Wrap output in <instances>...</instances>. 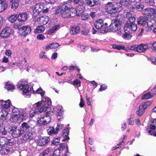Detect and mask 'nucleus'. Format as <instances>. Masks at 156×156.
Returning a JSON list of instances; mask_svg holds the SVG:
<instances>
[{
    "label": "nucleus",
    "mask_w": 156,
    "mask_h": 156,
    "mask_svg": "<svg viewBox=\"0 0 156 156\" xmlns=\"http://www.w3.org/2000/svg\"><path fill=\"white\" fill-rule=\"evenodd\" d=\"M59 139L60 137L58 136L57 138H54L52 144L55 146L58 145L60 142Z\"/></svg>",
    "instance_id": "nucleus-49"
},
{
    "label": "nucleus",
    "mask_w": 156,
    "mask_h": 156,
    "mask_svg": "<svg viewBox=\"0 0 156 156\" xmlns=\"http://www.w3.org/2000/svg\"><path fill=\"white\" fill-rule=\"evenodd\" d=\"M61 26L60 25H56L53 27L49 29L48 31V34H51L55 33L56 31L58 30L60 28Z\"/></svg>",
    "instance_id": "nucleus-24"
},
{
    "label": "nucleus",
    "mask_w": 156,
    "mask_h": 156,
    "mask_svg": "<svg viewBox=\"0 0 156 156\" xmlns=\"http://www.w3.org/2000/svg\"><path fill=\"white\" fill-rule=\"evenodd\" d=\"M50 141V139L47 136H41L37 140V143L38 145L43 146L48 143Z\"/></svg>",
    "instance_id": "nucleus-14"
},
{
    "label": "nucleus",
    "mask_w": 156,
    "mask_h": 156,
    "mask_svg": "<svg viewBox=\"0 0 156 156\" xmlns=\"http://www.w3.org/2000/svg\"><path fill=\"white\" fill-rule=\"evenodd\" d=\"M36 136V134L34 132L28 133L24 134L23 136V138L24 140H33L34 138Z\"/></svg>",
    "instance_id": "nucleus-18"
},
{
    "label": "nucleus",
    "mask_w": 156,
    "mask_h": 156,
    "mask_svg": "<svg viewBox=\"0 0 156 156\" xmlns=\"http://www.w3.org/2000/svg\"><path fill=\"white\" fill-rule=\"evenodd\" d=\"M43 102H38L34 104L32 110L30 111V116L32 117L34 114L37 112H45L47 115L41 118H38L37 123L40 126L43 125H46L49 123L51 120L50 116L52 114L53 110H51L49 107L51 105V101L50 100H46V99L44 98L42 100Z\"/></svg>",
    "instance_id": "nucleus-1"
},
{
    "label": "nucleus",
    "mask_w": 156,
    "mask_h": 156,
    "mask_svg": "<svg viewBox=\"0 0 156 156\" xmlns=\"http://www.w3.org/2000/svg\"><path fill=\"white\" fill-rule=\"evenodd\" d=\"M37 38L38 39L40 40H43L45 38L44 36L42 34H38L37 37Z\"/></svg>",
    "instance_id": "nucleus-52"
},
{
    "label": "nucleus",
    "mask_w": 156,
    "mask_h": 156,
    "mask_svg": "<svg viewBox=\"0 0 156 156\" xmlns=\"http://www.w3.org/2000/svg\"><path fill=\"white\" fill-rule=\"evenodd\" d=\"M142 13L150 17L156 16V9L152 8H147L142 11Z\"/></svg>",
    "instance_id": "nucleus-11"
},
{
    "label": "nucleus",
    "mask_w": 156,
    "mask_h": 156,
    "mask_svg": "<svg viewBox=\"0 0 156 156\" xmlns=\"http://www.w3.org/2000/svg\"><path fill=\"white\" fill-rule=\"evenodd\" d=\"M112 47L113 48L116 49L118 50H120L122 49H124L125 47L121 45H114Z\"/></svg>",
    "instance_id": "nucleus-50"
},
{
    "label": "nucleus",
    "mask_w": 156,
    "mask_h": 156,
    "mask_svg": "<svg viewBox=\"0 0 156 156\" xmlns=\"http://www.w3.org/2000/svg\"><path fill=\"white\" fill-rule=\"evenodd\" d=\"M0 102L1 103V107L5 109H8L11 104L10 101L9 100L7 101L1 100L0 101Z\"/></svg>",
    "instance_id": "nucleus-17"
},
{
    "label": "nucleus",
    "mask_w": 156,
    "mask_h": 156,
    "mask_svg": "<svg viewBox=\"0 0 156 156\" xmlns=\"http://www.w3.org/2000/svg\"><path fill=\"white\" fill-rule=\"evenodd\" d=\"M19 0H12L11 1L12 2V8L13 9H16L19 5Z\"/></svg>",
    "instance_id": "nucleus-36"
},
{
    "label": "nucleus",
    "mask_w": 156,
    "mask_h": 156,
    "mask_svg": "<svg viewBox=\"0 0 156 156\" xmlns=\"http://www.w3.org/2000/svg\"><path fill=\"white\" fill-rule=\"evenodd\" d=\"M17 86L18 88L22 90L23 93L24 94L29 93L31 90V88L30 87L27 83L26 82H19Z\"/></svg>",
    "instance_id": "nucleus-7"
},
{
    "label": "nucleus",
    "mask_w": 156,
    "mask_h": 156,
    "mask_svg": "<svg viewBox=\"0 0 156 156\" xmlns=\"http://www.w3.org/2000/svg\"><path fill=\"white\" fill-rule=\"evenodd\" d=\"M49 20V18L48 16H44L38 18L37 22L41 25H44L46 24Z\"/></svg>",
    "instance_id": "nucleus-16"
},
{
    "label": "nucleus",
    "mask_w": 156,
    "mask_h": 156,
    "mask_svg": "<svg viewBox=\"0 0 156 156\" xmlns=\"http://www.w3.org/2000/svg\"><path fill=\"white\" fill-rule=\"evenodd\" d=\"M107 86L105 85H103L101 86L99 90L100 91H102L106 88Z\"/></svg>",
    "instance_id": "nucleus-60"
},
{
    "label": "nucleus",
    "mask_w": 156,
    "mask_h": 156,
    "mask_svg": "<svg viewBox=\"0 0 156 156\" xmlns=\"http://www.w3.org/2000/svg\"><path fill=\"white\" fill-rule=\"evenodd\" d=\"M55 9V13H60L63 18L72 17L75 16V10L74 8H71L67 3L63 4L56 7H53L52 9Z\"/></svg>",
    "instance_id": "nucleus-2"
},
{
    "label": "nucleus",
    "mask_w": 156,
    "mask_h": 156,
    "mask_svg": "<svg viewBox=\"0 0 156 156\" xmlns=\"http://www.w3.org/2000/svg\"><path fill=\"white\" fill-rule=\"evenodd\" d=\"M137 28L136 24L133 23H129L125 24L124 27V32L126 33H132L133 31H135Z\"/></svg>",
    "instance_id": "nucleus-9"
},
{
    "label": "nucleus",
    "mask_w": 156,
    "mask_h": 156,
    "mask_svg": "<svg viewBox=\"0 0 156 156\" xmlns=\"http://www.w3.org/2000/svg\"><path fill=\"white\" fill-rule=\"evenodd\" d=\"M45 30V27L43 26H38L34 30L35 33H41L43 32Z\"/></svg>",
    "instance_id": "nucleus-35"
},
{
    "label": "nucleus",
    "mask_w": 156,
    "mask_h": 156,
    "mask_svg": "<svg viewBox=\"0 0 156 156\" xmlns=\"http://www.w3.org/2000/svg\"><path fill=\"white\" fill-rule=\"evenodd\" d=\"M154 21V20H152L150 21H147V31H151L152 29V28L153 27V24L152 22L151 21Z\"/></svg>",
    "instance_id": "nucleus-41"
},
{
    "label": "nucleus",
    "mask_w": 156,
    "mask_h": 156,
    "mask_svg": "<svg viewBox=\"0 0 156 156\" xmlns=\"http://www.w3.org/2000/svg\"><path fill=\"white\" fill-rule=\"evenodd\" d=\"M51 48H56L59 46V44L57 43H51Z\"/></svg>",
    "instance_id": "nucleus-53"
},
{
    "label": "nucleus",
    "mask_w": 156,
    "mask_h": 156,
    "mask_svg": "<svg viewBox=\"0 0 156 156\" xmlns=\"http://www.w3.org/2000/svg\"><path fill=\"white\" fill-rule=\"evenodd\" d=\"M63 128V125L62 124H58L57 125V127H56L55 129H57L58 133L59 130L62 129Z\"/></svg>",
    "instance_id": "nucleus-56"
},
{
    "label": "nucleus",
    "mask_w": 156,
    "mask_h": 156,
    "mask_svg": "<svg viewBox=\"0 0 156 156\" xmlns=\"http://www.w3.org/2000/svg\"><path fill=\"white\" fill-rule=\"evenodd\" d=\"M3 121H2L0 122V133L4 129V127L3 125Z\"/></svg>",
    "instance_id": "nucleus-61"
},
{
    "label": "nucleus",
    "mask_w": 156,
    "mask_h": 156,
    "mask_svg": "<svg viewBox=\"0 0 156 156\" xmlns=\"http://www.w3.org/2000/svg\"><path fill=\"white\" fill-rule=\"evenodd\" d=\"M69 133V129L67 128H66L64 130L62 136L64 138L62 140V141L64 142L66 140H68L69 139V137L68 136Z\"/></svg>",
    "instance_id": "nucleus-27"
},
{
    "label": "nucleus",
    "mask_w": 156,
    "mask_h": 156,
    "mask_svg": "<svg viewBox=\"0 0 156 156\" xmlns=\"http://www.w3.org/2000/svg\"><path fill=\"white\" fill-rule=\"evenodd\" d=\"M88 18V14L85 13L83 14L81 16V19L82 20H85L87 19Z\"/></svg>",
    "instance_id": "nucleus-55"
},
{
    "label": "nucleus",
    "mask_w": 156,
    "mask_h": 156,
    "mask_svg": "<svg viewBox=\"0 0 156 156\" xmlns=\"http://www.w3.org/2000/svg\"><path fill=\"white\" fill-rule=\"evenodd\" d=\"M31 31V29L30 27L25 26L19 28L18 29V33L20 35L26 36L27 35L30 34Z\"/></svg>",
    "instance_id": "nucleus-12"
},
{
    "label": "nucleus",
    "mask_w": 156,
    "mask_h": 156,
    "mask_svg": "<svg viewBox=\"0 0 156 156\" xmlns=\"http://www.w3.org/2000/svg\"><path fill=\"white\" fill-rule=\"evenodd\" d=\"M136 7L138 11H140L144 8V6L140 3L138 2L136 3Z\"/></svg>",
    "instance_id": "nucleus-45"
},
{
    "label": "nucleus",
    "mask_w": 156,
    "mask_h": 156,
    "mask_svg": "<svg viewBox=\"0 0 156 156\" xmlns=\"http://www.w3.org/2000/svg\"><path fill=\"white\" fill-rule=\"evenodd\" d=\"M106 11L111 16L114 17L115 13L122 9L121 5L119 3L108 2L106 5Z\"/></svg>",
    "instance_id": "nucleus-3"
},
{
    "label": "nucleus",
    "mask_w": 156,
    "mask_h": 156,
    "mask_svg": "<svg viewBox=\"0 0 156 156\" xmlns=\"http://www.w3.org/2000/svg\"><path fill=\"white\" fill-rule=\"evenodd\" d=\"M23 131L28 132L29 130L30 126L25 122H23L21 125Z\"/></svg>",
    "instance_id": "nucleus-34"
},
{
    "label": "nucleus",
    "mask_w": 156,
    "mask_h": 156,
    "mask_svg": "<svg viewBox=\"0 0 156 156\" xmlns=\"http://www.w3.org/2000/svg\"><path fill=\"white\" fill-rule=\"evenodd\" d=\"M122 16L121 14L118 15L116 17V19L113 20L112 23L109 26L110 30L112 32H116L119 34H120L122 33V29L121 27V21L119 17Z\"/></svg>",
    "instance_id": "nucleus-4"
},
{
    "label": "nucleus",
    "mask_w": 156,
    "mask_h": 156,
    "mask_svg": "<svg viewBox=\"0 0 156 156\" xmlns=\"http://www.w3.org/2000/svg\"><path fill=\"white\" fill-rule=\"evenodd\" d=\"M145 112V110L141 106V105H140L138 109L136 111V112L138 115L140 116L142 115Z\"/></svg>",
    "instance_id": "nucleus-42"
},
{
    "label": "nucleus",
    "mask_w": 156,
    "mask_h": 156,
    "mask_svg": "<svg viewBox=\"0 0 156 156\" xmlns=\"http://www.w3.org/2000/svg\"><path fill=\"white\" fill-rule=\"evenodd\" d=\"M11 140L10 139H7L5 137H2L0 138V144L1 146V145H5L9 144V145H11L12 144V143L10 142Z\"/></svg>",
    "instance_id": "nucleus-20"
},
{
    "label": "nucleus",
    "mask_w": 156,
    "mask_h": 156,
    "mask_svg": "<svg viewBox=\"0 0 156 156\" xmlns=\"http://www.w3.org/2000/svg\"><path fill=\"white\" fill-rule=\"evenodd\" d=\"M94 25L96 29H99L101 28L102 29L104 26L103 21L101 19H98L94 23Z\"/></svg>",
    "instance_id": "nucleus-21"
},
{
    "label": "nucleus",
    "mask_w": 156,
    "mask_h": 156,
    "mask_svg": "<svg viewBox=\"0 0 156 156\" xmlns=\"http://www.w3.org/2000/svg\"><path fill=\"white\" fill-rule=\"evenodd\" d=\"M20 24H18L16 23L15 24L14 26H13V28L15 29H19L20 28Z\"/></svg>",
    "instance_id": "nucleus-63"
},
{
    "label": "nucleus",
    "mask_w": 156,
    "mask_h": 156,
    "mask_svg": "<svg viewBox=\"0 0 156 156\" xmlns=\"http://www.w3.org/2000/svg\"><path fill=\"white\" fill-rule=\"evenodd\" d=\"M107 25L108 24L106 23H105L104 25V24L103 28L101 29V32L102 33H107L109 31V30L107 27Z\"/></svg>",
    "instance_id": "nucleus-47"
},
{
    "label": "nucleus",
    "mask_w": 156,
    "mask_h": 156,
    "mask_svg": "<svg viewBox=\"0 0 156 156\" xmlns=\"http://www.w3.org/2000/svg\"><path fill=\"white\" fill-rule=\"evenodd\" d=\"M155 129H156V119H154L151 120L150 123V125L148 126L147 130L149 134L152 135Z\"/></svg>",
    "instance_id": "nucleus-13"
},
{
    "label": "nucleus",
    "mask_w": 156,
    "mask_h": 156,
    "mask_svg": "<svg viewBox=\"0 0 156 156\" xmlns=\"http://www.w3.org/2000/svg\"><path fill=\"white\" fill-rule=\"evenodd\" d=\"M32 9L33 16L34 17L37 16L41 12L44 13L47 12L49 11L48 8L45 7L44 5L40 3L33 5Z\"/></svg>",
    "instance_id": "nucleus-6"
},
{
    "label": "nucleus",
    "mask_w": 156,
    "mask_h": 156,
    "mask_svg": "<svg viewBox=\"0 0 156 156\" xmlns=\"http://www.w3.org/2000/svg\"><path fill=\"white\" fill-rule=\"evenodd\" d=\"M12 32V29L9 27H6L3 30L0 34V36L3 38L8 37Z\"/></svg>",
    "instance_id": "nucleus-15"
},
{
    "label": "nucleus",
    "mask_w": 156,
    "mask_h": 156,
    "mask_svg": "<svg viewBox=\"0 0 156 156\" xmlns=\"http://www.w3.org/2000/svg\"><path fill=\"white\" fill-rule=\"evenodd\" d=\"M52 151V149L50 147H48L44 151H42L41 153V155L42 156L46 155L51 152Z\"/></svg>",
    "instance_id": "nucleus-38"
},
{
    "label": "nucleus",
    "mask_w": 156,
    "mask_h": 156,
    "mask_svg": "<svg viewBox=\"0 0 156 156\" xmlns=\"http://www.w3.org/2000/svg\"><path fill=\"white\" fill-rule=\"evenodd\" d=\"M9 132L12 134V136L14 138H17L22 134L21 128H18L15 126H13L9 128Z\"/></svg>",
    "instance_id": "nucleus-10"
},
{
    "label": "nucleus",
    "mask_w": 156,
    "mask_h": 156,
    "mask_svg": "<svg viewBox=\"0 0 156 156\" xmlns=\"http://www.w3.org/2000/svg\"><path fill=\"white\" fill-rule=\"evenodd\" d=\"M12 114L13 119H16L17 121L19 122L23 121L27 115L25 111L15 107L12 109Z\"/></svg>",
    "instance_id": "nucleus-5"
},
{
    "label": "nucleus",
    "mask_w": 156,
    "mask_h": 156,
    "mask_svg": "<svg viewBox=\"0 0 156 156\" xmlns=\"http://www.w3.org/2000/svg\"><path fill=\"white\" fill-rule=\"evenodd\" d=\"M148 46L147 44H142L137 46L133 45L130 47V49L138 52H143L145 51L148 49Z\"/></svg>",
    "instance_id": "nucleus-8"
},
{
    "label": "nucleus",
    "mask_w": 156,
    "mask_h": 156,
    "mask_svg": "<svg viewBox=\"0 0 156 156\" xmlns=\"http://www.w3.org/2000/svg\"><path fill=\"white\" fill-rule=\"evenodd\" d=\"M120 2L121 3H119L121 5V8L122 7V5L128 7V8H133V6L131 5V4H132L133 2L129 1L124 0Z\"/></svg>",
    "instance_id": "nucleus-26"
},
{
    "label": "nucleus",
    "mask_w": 156,
    "mask_h": 156,
    "mask_svg": "<svg viewBox=\"0 0 156 156\" xmlns=\"http://www.w3.org/2000/svg\"><path fill=\"white\" fill-rule=\"evenodd\" d=\"M7 7V4L5 1L0 0V12H3Z\"/></svg>",
    "instance_id": "nucleus-28"
},
{
    "label": "nucleus",
    "mask_w": 156,
    "mask_h": 156,
    "mask_svg": "<svg viewBox=\"0 0 156 156\" xmlns=\"http://www.w3.org/2000/svg\"><path fill=\"white\" fill-rule=\"evenodd\" d=\"M131 33H125L122 35L123 37L125 39L129 40L132 37L131 35L130 34Z\"/></svg>",
    "instance_id": "nucleus-48"
},
{
    "label": "nucleus",
    "mask_w": 156,
    "mask_h": 156,
    "mask_svg": "<svg viewBox=\"0 0 156 156\" xmlns=\"http://www.w3.org/2000/svg\"><path fill=\"white\" fill-rule=\"evenodd\" d=\"M9 21L11 23L15 22L17 20V16L15 15H12L10 16L8 18Z\"/></svg>",
    "instance_id": "nucleus-39"
},
{
    "label": "nucleus",
    "mask_w": 156,
    "mask_h": 156,
    "mask_svg": "<svg viewBox=\"0 0 156 156\" xmlns=\"http://www.w3.org/2000/svg\"><path fill=\"white\" fill-rule=\"evenodd\" d=\"M60 154V151L59 149H56L54 152L52 156H59Z\"/></svg>",
    "instance_id": "nucleus-51"
},
{
    "label": "nucleus",
    "mask_w": 156,
    "mask_h": 156,
    "mask_svg": "<svg viewBox=\"0 0 156 156\" xmlns=\"http://www.w3.org/2000/svg\"><path fill=\"white\" fill-rule=\"evenodd\" d=\"M147 21H149V20L146 17H140L137 19V23L143 26L146 23H147Z\"/></svg>",
    "instance_id": "nucleus-22"
},
{
    "label": "nucleus",
    "mask_w": 156,
    "mask_h": 156,
    "mask_svg": "<svg viewBox=\"0 0 156 156\" xmlns=\"http://www.w3.org/2000/svg\"><path fill=\"white\" fill-rule=\"evenodd\" d=\"M126 17L130 23L134 22L136 20L135 18L133 16L130 12H127L126 14Z\"/></svg>",
    "instance_id": "nucleus-30"
},
{
    "label": "nucleus",
    "mask_w": 156,
    "mask_h": 156,
    "mask_svg": "<svg viewBox=\"0 0 156 156\" xmlns=\"http://www.w3.org/2000/svg\"><path fill=\"white\" fill-rule=\"evenodd\" d=\"M8 112L5 110L2 111V112L0 113V122L3 121V123L4 120L6 119L8 115Z\"/></svg>",
    "instance_id": "nucleus-31"
},
{
    "label": "nucleus",
    "mask_w": 156,
    "mask_h": 156,
    "mask_svg": "<svg viewBox=\"0 0 156 156\" xmlns=\"http://www.w3.org/2000/svg\"><path fill=\"white\" fill-rule=\"evenodd\" d=\"M83 6L78 7L77 9L74 8L76 11L75 16H81L83 12Z\"/></svg>",
    "instance_id": "nucleus-29"
},
{
    "label": "nucleus",
    "mask_w": 156,
    "mask_h": 156,
    "mask_svg": "<svg viewBox=\"0 0 156 156\" xmlns=\"http://www.w3.org/2000/svg\"><path fill=\"white\" fill-rule=\"evenodd\" d=\"M151 104V102L150 101H147L145 102L141 106L145 110L149 107Z\"/></svg>",
    "instance_id": "nucleus-44"
},
{
    "label": "nucleus",
    "mask_w": 156,
    "mask_h": 156,
    "mask_svg": "<svg viewBox=\"0 0 156 156\" xmlns=\"http://www.w3.org/2000/svg\"><path fill=\"white\" fill-rule=\"evenodd\" d=\"M45 1L48 3L53 4L54 3L57 1L58 0H44Z\"/></svg>",
    "instance_id": "nucleus-57"
},
{
    "label": "nucleus",
    "mask_w": 156,
    "mask_h": 156,
    "mask_svg": "<svg viewBox=\"0 0 156 156\" xmlns=\"http://www.w3.org/2000/svg\"><path fill=\"white\" fill-rule=\"evenodd\" d=\"M80 101L79 104V105L81 108H82L85 105V104L81 95H80Z\"/></svg>",
    "instance_id": "nucleus-54"
},
{
    "label": "nucleus",
    "mask_w": 156,
    "mask_h": 156,
    "mask_svg": "<svg viewBox=\"0 0 156 156\" xmlns=\"http://www.w3.org/2000/svg\"><path fill=\"white\" fill-rule=\"evenodd\" d=\"M154 94H155V93H151V92H149L146 94L143 95L142 97V99H144L149 98H150L153 97Z\"/></svg>",
    "instance_id": "nucleus-40"
},
{
    "label": "nucleus",
    "mask_w": 156,
    "mask_h": 156,
    "mask_svg": "<svg viewBox=\"0 0 156 156\" xmlns=\"http://www.w3.org/2000/svg\"><path fill=\"white\" fill-rule=\"evenodd\" d=\"M10 149L9 146L7 145H3L0 147V153L2 154H5L9 152Z\"/></svg>",
    "instance_id": "nucleus-25"
},
{
    "label": "nucleus",
    "mask_w": 156,
    "mask_h": 156,
    "mask_svg": "<svg viewBox=\"0 0 156 156\" xmlns=\"http://www.w3.org/2000/svg\"><path fill=\"white\" fill-rule=\"evenodd\" d=\"M70 1V0H69ZM71 2L75 4H79L82 5L84 4V2L83 0H70Z\"/></svg>",
    "instance_id": "nucleus-46"
},
{
    "label": "nucleus",
    "mask_w": 156,
    "mask_h": 156,
    "mask_svg": "<svg viewBox=\"0 0 156 156\" xmlns=\"http://www.w3.org/2000/svg\"><path fill=\"white\" fill-rule=\"evenodd\" d=\"M151 49L153 51H156V42L153 43Z\"/></svg>",
    "instance_id": "nucleus-58"
},
{
    "label": "nucleus",
    "mask_w": 156,
    "mask_h": 156,
    "mask_svg": "<svg viewBox=\"0 0 156 156\" xmlns=\"http://www.w3.org/2000/svg\"><path fill=\"white\" fill-rule=\"evenodd\" d=\"M9 61L8 58L4 57L2 59V62L5 63H7Z\"/></svg>",
    "instance_id": "nucleus-64"
},
{
    "label": "nucleus",
    "mask_w": 156,
    "mask_h": 156,
    "mask_svg": "<svg viewBox=\"0 0 156 156\" xmlns=\"http://www.w3.org/2000/svg\"><path fill=\"white\" fill-rule=\"evenodd\" d=\"M128 123L129 125H133L134 124V122L133 121V119L132 118H130L128 119Z\"/></svg>",
    "instance_id": "nucleus-62"
},
{
    "label": "nucleus",
    "mask_w": 156,
    "mask_h": 156,
    "mask_svg": "<svg viewBox=\"0 0 156 156\" xmlns=\"http://www.w3.org/2000/svg\"><path fill=\"white\" fill-rule=\"evenodd\" d=\"M80 31V27L78 26L72 27L70 29V33L73 34L78 33Z\"/></svg>",
    "instance_id": "nucleus-33"
},
{
    "label": "nucleus",
    "mask_w": 156,
    "mask_h": 156,
    "mask_svg": "<svg viewBox=\"0 0 156 156\" xmlns=\"http://www.w3.org/2000/svg\"><path fill=\"white\" fill-rule=\"evenodd\" d=\"M87 3L90 6L96 5L97 3V0H87Z\"/></svg>",
    "instance_id": "nucleus-43"
},
{
    "label": "nucleus",
    "mask_w": 156,
    "mask_h": 156,
    "mask_svg": "<svg viewBox=\"0 0 156 156\" xmlns=\"http://www.w3.org/2000/svg\"><path fill=\"white\" fill-rule=\"evenodd\" d=\"M47 132L49 135L55 134L58 133V130L57 129L55 130L53 127L50 126L48 129Z\"/></svg>",
    "instance_id": "nucleus-32"
},
{
    "label": "nucleus",
    "mask_w": 156,
    "mask_h": 156,
    "mask_svg": "<svg viewBox=\"0 0 156 156\" xmlns=\"http://www.w3.org/2000/svg\"><path fill=\"white\" fill-rule=\"evenodd\" d=\"M33 93H37L38 94H40V95H41V96H42V101H40L41 103L42 102H43L42 100L44 98H45L46 99V100H50L48 98H44L43 97V96L44 95V94H45V91H43V90L42 89L41 87L39 88L38 89H37V90H33Z\"/></svg>",
    "instance_id": "nucleus-23"
},
{
    "label": "nucleus",
    "mask_w": 156,
    "mask_h": 156,
    "mask_svg": "<svg viewBox=\"0 0 156 156\" xmlns=\"http://www.w3.org/2000/svg\"><path fill=\"white\" fill-rule=\"evenodd\" d=\"M80 83H81V82L79 80H78V79H76L73 81V84L74 85H77L79 84H80Z\"/></svg>",
    "instance_id": "nucleus-59"
},
{
    "label": "nucleus",
    "mask_w": 156,
    "mask_h": 156,
    "mask_svg": "<svg viewBox=\"0 0 156 156\" xmlns=\"http://www.w3.org/2000/svg\"><path fill=\"white\" fill-rule=\"evenodd\" d=\"M6 88L8 90H12L14 89V86L13 84L9 82H7L5 84Z\"/></svg>",
    "instance_id": "nucleus-37"
},
{
    "label": "nucleus",
    "mask_w": 156,
    "mask_h": 156,
    "mask_svg": "<svg viewBox=\"0 0 156 156\" xmlns=\"http://www.w3.org/2000/svg\"><path fill=\"white\" fill-rule=\"evenodd\" d=\"M27 14L25 12L19 13L17 16L18 20L20 22L25 21L27 20Z\"/></svg>",
    "instance_id": "nucleus-19"
}]
</instances>
